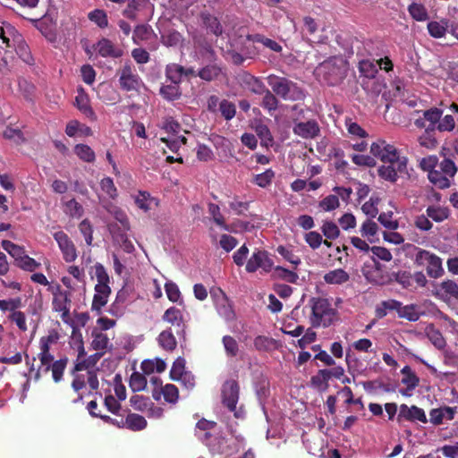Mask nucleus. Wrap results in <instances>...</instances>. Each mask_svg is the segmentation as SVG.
Listing matches in <instances>:
<instances>
[{"label":"nucleus","mask_w":458,"mask_h":458,"mask_svg":"<svg viewBox=\"0 0 458 458\" xmlns=\"http://www.w3.org/2000/svg\"><path fill=\"white\" fill-rule=\"evenodd\" d=\"M309 306L311 308L310 323L313 327L327 328L337 321V310L328 300L312 297L309 301Z\"/></svg>","instance_id":"nucleus-1"},{"label":"nucleus","mask_w":458,"mask_h":458,"mask_svg":"<svg viewBox=\"0 0 458 458\" xmlns=\"http://www.w3.org/2000/svg\"><path fill=\"white\" fill-rule=\"evenodd\" d=\"M267 81L273 94L285 101H301L305 98L304 90L299 85L285 77L267 75Z\"/></svg>","instance_id":"nucleus-2"},{"label":"nucleus","mask_w":458,"mask_h":458,"mask_svg":"<svg viewBox=\"0 0 458 458\" xmlns=\"http://www.w3.org/2000/svg\"><path fill=\"white\" fill-rule=\"evenodd\" d=\"M370 154L383 163L396 164L400 173H404L406 170V157H401L396 148L384 140H377L370 145Z\"/></svg>","instance_id":"nucleus-3"},{"label":"nucleus","mask_w":458,"mask_h":458,"mask_svg":"<svg viewBox=\"0 0 458 458\" xmlns=\"http://www.w3.org/2000/svg\"><path fill=\"white\" fill-rule=\"evenodd\" d=\"M38 359L40 360V366L35 373V380L40 379L41 373L51 371L54 382H60L64 377V369L68 364V358H60L57 360H54L53 354H38Z\"/></svg>","instance_id":"nucleus-4"},{"label":"nucleus","mask_w":458,"mask_h":458,"mask_svg":"<svg viewBox=\"0 0 458 458\" xmlns=\"http://www.w3.org/2000/svg\"><path fill=\"white\" fill-rule=\"evenodd\" d=\"M414 264L415 266L425 267L428 277L437 279L442 277L444 274L442 259L429 250L420 249L415 254Z\"/></svg>","instance_id":"nucleus-5"},{"label":"nucleus","mask_w":458,"mask_h":458,"mask_svg":"<svg viewBox=\"0 0 458 458\" xmlns=\"http://www.w3.org/2000/svg\"><path fill=\"white\" fill-rule=\"evenodd\" d=\"M116 74L119 76V86L123 91H140L142 80L137 73L134 65L131 61H126L119 68Z\"/></svg>","instance_id":"nucleus-6"},{"label":"nucleus","mask_w":458,"mask_h":458,"mask_svg":"<svg viewBox=\"0 0 458 458\" xmlns=\"http://www.w3.org/2000/svg\"><path fill=\"white\" fill-rule=\"evenodd\" d=\"M240 386L239 384L230 379L222 385L221 398L222 403L226 406L227 410L234 411L235 418H239V412L235 411L236 403L239 402Z\"/></svg>","instance_id":"nucleus-7"},{"label":"nucleus","mask_w":458,"mask_h":458,"mask_svg":"<svg viewBox=\"0 0 458 458\" xmlns=\"http://www.w3.org/2000/svg\"><path fill=\"white\" fill-rule=\"evenodd\" d=\"M411 422L415 423L416 421H420V423H426L427 418L425 411L422 408H420L415 405H408L406 403H402L399 406V414L396 416V422L402 425L403 422Z\"/></svg>","instance_id":"nucleus-8"},{"label":"nucleus","mask_w":458,"mask_h":458,"mask_svg":"<svg viewBox=\"0 0 458 458\" xmlns=\"http://www.w3.org/2000/svg\"><path fill=\"white\" fill-rule=\"evenodd\" d=\"M273 267L272 259L268 257L267 250H257L253 252L251 258L247 261L245 265V270L248 273H254L259 269H262L266 273L271 271Z\"/></svg>","instance_id":"nucleus-9"},{"label":"nucleus","mask_w":458,"mask_h":458,"mask_svg":"<svg viewBox=\"0 0 458 458\" xmlns=\"http://www.w3.org/2000/svg\"><path fill=\"white\" fill-rule=\"evenodd\" d=\"M54 239L57 242L61 253H63L64 259L66 262L74 261L77 257V249L75 248L72 240H70L67 233L59 231L54 233Z\"/></svg>","instance_id":"nucleus-10"},{"label":"nucleus","mask_w":458,"mask_h":458,"mask_svg":"<svg viewBox=\"0 0 458 458\" xmlns=\"http://www.w3.org/2000/svg\"><path fill=\"white\" fill-rule=\"evenodd\" d=\"M162 321L174 327L175 334H177L179 337H184L186 326L183 319V314L178 308L171 306L166 309L164 315H162Z\"/></svg>","instance_id":"nucleus-11"},{"label":"nucleus","mask_w":458,"mask_h":458,"mask_svg":"<svg viewBox=\"0 0 458 458\" xmlns=\"http://www.w3.org/2000/svg\"><path fill=\"white\" fill-rule=\"evenodd\" d=\"M32 24H34L35 28L37 30H40L41 34L47 38V40L50 42L55 41V23L54 21L44 15L40 18H30V17H25Z\"/></svg>","instance_id":"nucleus-12"},{"label":"nucleus","mask_w":458,"mask_h":458,"mask_svg":"<svg viewBox=\"0 0 458 458\" xmlns=\"http://www.w3.org/2000/svg\"><path fill=\"white\" fill-rule=\"evenodd\" d=\"M95 48L102 58H120L123 52L121 48L115 47L109 38H101L95 46Z\"/></svg>","instance_id":"nucleus-13"},{"label":"nucleus","mask_w":458,"mask_h":458,"mask_svg":"<svg viewBox=\"0 0 458 458\" xmlns=\"http://www.w3.org/2000/svg\"><path fill=\"white\" fill-rule=\"evenodd\" d=\"M293 132L296 136L305 140L314 139L318 136L319 127L315 120L300 122L299 123H295Z\"/></svg>","instance_id":"nucleus-14"},{"label":"nucleus","mask_w":458,"mask_h":458,"mask_svg":"<svg viewBox=\"0 0 458 458\" xmlns=\"http://www.w3.org/2000/svg\"><path fill=\"white\" fill-rule=\"evenodd\" d=\"M151 394L155 401H160L161 396H164L165 403L172 404H175L179 400V389L171 384L165 385L164 388H153Z\"/></svg>","instance_id":"nucleus-15"},{"label":"nucleus","mask_w":458,"mask_h":458,"mask_svg":"<svg viewBox=\"0 0 458 458\" xmlns=\"http://www.w3.org/2000/svg\"><path fill=\"white\" fill-rule=\"evenodd\" d=\"M74 106L81 112L84 116L89 118L91 121L97 120L96 113L90 106V98L82 88H79L76 98H74Z\"/></svg>","instance_id":"nucleus-16"},{"label":"nucleus","mask_w":458,"mask_h":458,"mask_svg":"<svg viewBox=\"0 0 458 458\" xmlns=\"http://www.w3.org/2000/svg\"><path fill=\"white\" fill-rule=\"evenodd\" d=\"M323 279L327 284L341 285L350 280V276L344 269L335 268L327 272Z\"/></svg>","instance_id":"nucleus-17"},{"label":"nucleus","mask_w":458,"mask_h":458,"mask_svg":"<svg viewBox=\"0 0 458 458\" xmlns=\"http://www.w3.org/2000/svg\"><path fill=\"white\" fill-rule=\"evenodd\" d=\"M200 18L204 27H206L208 30V31H210L216 36L222 35L223 28L220 23V21L217 20L216 17H215L208 12H202L200 13Z\"/></svg>","instance_id":"nucleus-18"},{"label":"nucleus","mask_w":458,"mask_h":458,"mask_svg":"<svg viewBox=\"0 0 458 458\" xmlns=\"http://www.w3.org/2000/svg\"><path fill=\"white\" fill-rule=\"evenodd\" d=\"M230 442L231 440L225 437H216L211 444V451L221 455H232L234 453V446Z\"/></svg>","instance_id":"nucleus-19"},{"label":"nucleus","mask_w":458,"mask_h":458,"mask_svg":"<svg viewBox=\"0 0 458 458\" xmlns=\"http://www.w3.org/2000/svg\"><path fill=\"white\" fill-rule=\"evenodd\" d=\"M262 95L263 98L261 102H259V106H261L263 110L267 111L268 114L273 116L278 109V106H280V100L277 98V96L272 93V91H267Z\"/></svg>","instance_id":"nucleus-20"},{"label":"nucleus","mask_w":458,"mask_h":458,"mask_svg":"<svg viewBox=\"0 0 458 458\" xmlns=\"http://www.w3.org/2000/svg\"><path fill=\"white\" fill-rule=\"evenodd\" d=\"M247 38L252 43L262 44L263 47L269 48L273 52H282V46L280 44L276 43V40H273L272 38H267L263 34H249Z\"/></svg>","instance_id":"nucleus-21"},{"label":"nucleus","mask_w":458,"mask_h":458,"mask_svg":"<svg viewBox=\"0 0 458 458\" xmlns=\"http://www.w3.org/2000/svg\"><path fill=\"white\" fill-rule=\"evenodd\" d=\"M95 295H93L91 310H96L97 314H101V309L107 303L110 296L111 289L95 288Z\"/></svg>","instance_id":"nucleus-22"},{"label":"nucleus","mask_w":458,"mask_h":458,"mask_svg":"<svg viewBox=\"0 0 458 458\" xmlns=\"http://www.w3.org/2000/svg\"><path fill=\"white\" fill-rule=\"evenodd\" d=\"M447 20H442L440 21H431L428 23V31L434 38H442L446 32H449V25Z\"/></svg>","instance_id":"nucleus-23"},{"label":"nucleus","mask_w":458,"mask_h":458,"mask_svg":"<svg viewBox=\"0 0 458 458\" xmlns=\"http://www.w3.org/2000/svg\"><path fill=\"white\" fill-rule=\"evenodd\" d=\"M157 341L160 347H162L165 352H174L176 348V344H178L171 328L161 332L159 336H157Z\"/></svg>","instance_id":"nucleus-24"},{"label":"nucleus","mask_w":458,"mask_h":458,"mask_svg":"<svg viewBox=\"0 0 458 458\" xmlns=\"http://www.w3.org/2000/svg\"><path fill=\"white\" fill-rule=\"evenodd\" d=\"M125 428L139 431L147 428V420L146 418L140 414L136 413H129L127 417L124 418Z\"/></svg>","instance_id":"nucleus-25"},{"label":"nucleus","mask_w":458,"mask_h":458,"mask_svg":"<svg viewBox=\"0 0 458 458\" xmlns=\"http://www.w3.org/2000/svg\"><path fill=\"white\" fill-rule=\"evenodd\" d=\"M159 94L162 98L168 102L179 100L182 95L179 84H174L172 82L169 85H162Z\"/></svg>","instance_id":"nucleus-26"},{"label":"nucleus","mask_w":458,"mask_h":458,"mask_svg":"<svg viewBox=\"0 0 458 458\" xmlns=\"http://www.w3.org/2000/svg\"><path fill=\"white\" fill-rule=\"evenodd\" d=\"M134 203L145 212L151 210L152 204H155L156 207L158 204L157 199L152 198L148 191H139L138 196L134 198Z\"/></svg>","instance_id":"nucleus-27"},{"label":"nucleus","mask_w":458,"mask_h":458,"mask_svg":"<svg viewBox=\"0 0 458 458\" xmlns=\"http://www.w3.org/2000/svg\"><path fill=\"white\" fill-rule=\"evenodd\" d=\"M428 181L433 183L438 189L444 190L451 187V181L448 179V175L438 172V170H433L428 172Z\"/></svg>","instance_id":"nucleus-28"},{"label":"nucleus","mask_w":458,"mask_h":458,"mask_svg":"<svg viewBox=\"0 0 458 458\" xmlns=\"http://www.w3.org/2000/svg\"><path fill=\"white\" fill-rule=\"evenodd\" d=\"M91 341V348L96 352H106L109 346V337L102 332L93 331Z\"/></svg>","instance_id":"nucleus-29"},{"label":"nucleus","mask_w":458,"mask_h":458,"mask_svg":"<svg viewBox=\"0 0 458 458\" xmlns=\"http://www.w3.org/2000/svg\"><path fill=\"white\" fill-rule=\"evenodd\" d=\"M183 72V66L174 63L165 65V78L174 84H180L182 81V74Z\"/></svg>","instance_id":"nucleus-30"},{"label":"nucleus","mask_w":458,"mask_h":458,"mask_svg":"<svg viewBox=\"0 0 458 458\" xmlns=\"http://www.w3.org/2000/svg\"><path fill=\"white\" fill-rule=\"evenodd\" d=\"M455 120L451 114H446L438 120L433 127H428L432 131L439 132H451L455 129Z\"/></svg>","instance_id":"nucleus-31"},{"label":"nucleus","mask_w":458,"mask_h":458,"mask_svg":"<svg viewBox=\"0 0 458 458\" xmlns=\"http://www.w3.org/2000/svg\"><path fill=\"white\" fill-rule=\"evenodd\" d=\"M418 141L420 147L429 150H433L438 146L437 139L435 137V131L427 127L423 134L420 135Z\"/></svg>","instance_id":"nucleus-32"},{"label":"nucleus","mask_w":458,"mask_h":458,"mask_svg":"<svg viewBox=\"0 0 458 458\" xmlns=\"http://www.w3.org/2000/svg\"><path fill=\"white\" fill-rule=\"evenodd\" d=\"M95 275L97 277L98 284L95 289H111L109 286L110 277L106 273L105 267L100 263L95 265Z\"/></svg>","instance_id":"nucleus-33"},{"label":"nucleus","mask_w":458,"mask_h":458,"mask_svg":"<svg viewBox=\"0 0 458 458\" xmlns=\"http://www.w3.org/2000/svg\"><path fill=\"white\" fill-rule=\"evenodd\" d=\"M377 173L378 176L383 180L395 182L398 178L397 173H400V171L397 169L396 164H388L379 166Z\"/></svg>","instance_id":"nucleus-34"},{"label":"nucleus","mask_w":458,"mask_h":458,"mask_svg":"<svg viewBox=\"0 0 458 458\" xmlns=\"http://www.w3.org/2000/svg\"><path fill=\"white\" fill-rule=\"evenodd\" d=\"M401 374L403 375L402 384L406 386L407 389L413 390L419 386L420 378L412 372L411 367L404 366L401 369Z\"/></svg>","instance_id":"nucleus-35"},{"label":"nucleus","mask_w":458,"mask_h":458,"mask_svg":"<svg viewBox=\"0 0 458 458\" xmlns=\"http://www.w3.org/2000/svg\"><path fill=\"white\" fill-rule=\"evenodd\" d=\"M449 216L447 208L441 206H428L426 208V217L431 218L435 222H442Z\"/></svg>","instance_id":"nucleus-36"},{"label":"nucleus","mask_w":458,"mask_h":458,"mask_svg":"<svg viewBox=\"0 0 458 458\" xmlns=\"http://www.w3.org/2000/svg\"><path fill=\"white\" fill-rule=\"evenodd\" d=\"M276 172L272 168H267L264 172L253 175L252 183L261 187L267 188L271 185Z\"/></svg>","instance_id":"nucleus-37"},{"label":"nucleus","mask_w":458,"mask_h":458,"mask_svg":"<svg viewBox=\"0 0 458 458\" xmlns=\"http://www.w3.org/2000/svg\"><path fill=\"white\" fill-rule=\"evenodd\" d=\"M391 281L402 285L403 289H413L411 273L409 271H399L391 273Z\"/></svg>","instance_id":"nucleus-38"},{"label":"nucleus","mask_w":458,"mask_h":458,"mask_svg":"<svg viewBox=\"0 0 458 458\" xmlns=\"http://www.w3.org/2000/svg\"><path fill=\"white\" fill-rule=\"evenodd\" d=\"M154 403L146 395H133L130 398V405L138 411H148V409L151 408Z\"/></svg>","instance_id":"nucleus-39"},{"label":"nucleus","mask_w":458,"mask_h":458,"mask_svg":"<svg viewBox=\"0 0 458 458\" xmlns=\"http://www.w3.org/2000/svg\"><path fill=\"white\" fill-rule=\"evenodd\" d=\"M74 154L77 155L78 158L88 163H93L96 160V154L91 148L86 144H77L74 147Z\"/></svg>","instance_id":"nucleus-40"},{"label":"nucleus","mask_w":458,"mask_h":458,"mask_svg":"<svg viewBox=\"0 0 458 458\" xmlns=\"http://www.w3.org/2000/svg\"><path fill=\"white\" fill-rule=\"evenodd\" d=\"M220 74L221 68L217 64H207L198 72V76L207 81L215 80L220 76Z\"/></svg>","instance_id":"nucleus-41"},{"label":"nucleus","mask_w":458,"mask_h":458,"mask_svg":"<svg viewBox=\"0 0 458 458\" xmlns=\"http://www.w3.org/2000/svg\"><path fill=\"white\" fill-rule=\"evenodd\" d=\"M2 246L4 251L8 252V254L14 259V261L28 256L22 247L18 246L9 240H4Z\"/></svg>","instance_id":"nucleus-42"},{"label":"nucleus","mask_w":458,"mask_h":458,"mask_svg":"<svg viewBox=\"0 0 458 458\" xmlns=\"http://www.w3.org/2000/svg\"><path fill=\"white\" fill-rule=\"evenodd\" d=\"M245 83H247L249 90L256 95H263L267 91H271L267 88V86H265L259 78L253 75H249L248 80L245 81Z\"/></svg>","instance_id":"nucleus-43"},{"label":"nucleus","mask_w":458,"mask_h":458,"mask_svg":"<svg viewBox=\"0 0 458 458\" xmlns=\"http://www.w3.org/2000/svg\"><path fill=\"white\" fill-rule=\"evenodd\" d=\"M426 335H428V340L431 341L435 348L442 350L446 346V341L438 329L429 327L426 329Z\"/></svg>","instance_id":"nucleus-44"},{"label":"nucleus","mask_w":458,"mask_h":458,"mask_svg":"<svg viewBox=\"0 0 458 458\" xmlns=\"http://www.w3.org/2000/svg\"><path fill=\"white\" fill-rule=\"evenodd\" d=\"M397 315H399V318H405L410 322L418 321L420 316L415 304H410L406 306L402 305L401 309L397 310Z\"/></svg>","instance_id":"nucleus-45"},{"label":"nucleus","mask_w":458,"mask_h":458,"mask_svg":"<svg viewBox=\"0 0 458 458\" xmlns=\"http://www.w3.org/2000/svg\"><path fill=\"white\" fill-rule=\"evenodd\" d=\"M273 276L290 284H295L299 279V276L296 273L281 266H276L275 267V271H273Z\"/></svg>","instance_id":"nucleus-46"},{"label":"nucleus","mask_w":458,"mask_h":458,"mask_svg":"<svg viewBox=\"0 0 458 458\" xmlns=\"http://www.w3.org/2000/svg\"><path fill=\"white\" fill-rule=\"evenodd\" d=\"M407 11H409L411 17L415 21H424L428 20V13H427L424 4L411 3L409 7H407Z\"/></svg>","instance_id":"nucleus-47"},{"label":"nucleus","mask_w":458,"mask_h":458,"mask_svg":"<svg viewBox=\"0 0 458 458\" xmlns=\"http://www.w3.org/2000/svg\"><path fill=\"white\" fill-rule=\"evenodd\" d=\"M69 303L70 299L66 292L58 291L57 293H54L53 310L55 311L69 309Z\"/></svg>","instance_id":"nucleus-48"},{"label":"nucleus","mask_w":458,"mask_h":458,"mask_svg":"<svg viewBox=\"0 0 458 458\" xmlns=\"http://www.w3.org/2000/svg\"><path fill=\"white\" fill-rule=\"evenodd\" d=\"M129 386L134 393L143 391L147 386V378L144 374L133 372L130 377Z\"/></svg>","instance_id":"nucleus-49"},{"label":"nucleus","mask_w":458,"mask_h":458,"mask_svg":"<svg viewBox=\"0 0 458 458\" xmlns=\"http://www.w3.org/2000/svg\"><path fill=\"white\" fill-rule=\"evenodd\" d=\"M330 379L327 373H323L321 369H318V373L311 377V386L317 390L324 392L328 388Z\"/></svg>","instance_id":"nucleus-50"},{"label":"nucleus","mask_w":458,"mask_h":458,"mask_svg":"<svg viewBox=\"0 0 458 458\" xmlns=\"http://www.w3.org/2000/svg\"><path fill=\"white\" fill-rule=\"evenodd\" d=\"M359 71L362 76H365L369 79H373L378 72V67L377 64L371 61L363 60L360 61Z\"/></svg>","instance_id":"nucleus-51"},{"label":"nucleus","mask_w":458,"mask_h":458,"mask_svg":"<svg viewBox=\"0 0 458 458\" xmlns=\"http://www.w3.org/2000/svg\"><path fill=\"white\" fill-rule=\"evenodd\" d=\"M276 343V342L274 338L263 335L255 337L253 341L254 348L259 352L270 351Z\"/></svg>","instance_id":"nucleus-52"},{"label":"nucleus","mask_w":458,"mask_h":458,"mask_svg":"<svg viewBox=\"0 0 458 458\" xmlns=\"http://www.w3.org/2000/svg\"><path fill=\"white\" fill-rule=\"evenodd\" d=\"M88 19L101 29L107 27V16L106 12L102 9H95L91 11L88 13Z\"/></svg>","instance_id":"nucleus-53"},{"label":"nucleus","mask_w":458,"mask_h":458,"mask_svg":"<svg viewBox=\"0 0 458 458\" xmlns=\"http://www.w3.org/2000/svg\"><path fill=\"white\" fill-rule=\"evenodd\" d=\"M222 344H224L225 354L229 357H235L239 353V344L234 337L225 335L222 337Z\"/></svg>","instance_id":"nucleus-54"},{"label":"nucleus","mask_w":458,"mask_h":458,"mask_svg":"<svg viewBox=\"0 0 458 458\" xmlns=\"http://www.w3.org/2000/svg\"><path fill=\"white\" fill-rule=\"evenodd\" d=\"M152 33V29L148 24L138 25L133 30V42L146 41L149 38Z\"/></svg>","instance_id":"nucleus-55"},{"label":"nucleus","mask_w":458,"mask_h":458,"mask_svg":"<svg viewBox=\"0 0 458 458\" xmlns=\"http://www.w3.org/2000/svg\"><path fill=\"white\" fill-rule=\"evenodd\" d=\"M16 53L19 58H21L23 63H25L28 65L33 64V57L31 52L29 49V46L27 45L26 42L22 40L18 42L16 46Z\"/></svg>","instance_id":"nucleus-56"},{"label":"nucleus","mask_w":458,"mask_h":458,"mask_svg":"<svg viewBox=\"0 0 458 458\" xmlns=\"http://www.w3.org/2000/svg\"><path fill=\"white\" fill-rule=\"evenodd\" d=\"M378 230L377 224L370 219L364 221L362 226H360V235L368 238V240L372 242L373 241L370 239L377 235Z\"/></svg>","instance_id":"nucleus-57"},{"label":"nucleus","mask_w":458,"mask_h":458,"mask_svg":"<svg viewBox=\"0 0 458 458\" xmlns=\"http://www.w3.org/2000/svg\"><path fill=\"white\" fill-rule=\"evenodd\" d=\"M441 117H443V111L437 107L426 109L423 112V118L428 123V128H433Z\"/></svg>","instance_id":"nucleus-58"},{"label":"nucleus","mask_w":458,"mask_h":458,"mask_svg":"<svg viewBox=\"0 0 458 458\" xmlns=\"http://www.w3.org/2000/svg\"><path fill=\"white\" fill-rule=\"evenodd\" d=\"M108 230L111 234V237H113L114 242L128 239V235L126 234V233H128L130 229H125L123 226H121L118 223L108 224Z\"/></svg>","instance_id":"nucleus-59"},{"label":"nucleus","mask_w":458,"mask_h":458,"mask_svg":"<svg viewBox=\"0 0 458 458\" xmlns=\"http://www.w3.org/2000/svg\"><path fill=\"white\" fill-rule=\"evenodd\" d=\"M14 263H16L18 267L28 272H33L40 267V263L30 256L23 257L17 261H14Z\"/></svg>","instance_id":"nucleus-60"},{"label":"nucleus","mask_w":458,"mask_h":458,"mask_svg":"<svg viewBox=\"0 0 458 458\" xmlns=\"http://www.w3.org/2000/svg\"><path fill=\"white\" fill-rule=\"evenodd\" d=\"M101 191L106 192L111 199H114L117 196L116 187L114 180L109 176L105 177L100 181Z\"/></svg>","instance_id":"nucleus-61"},{"label":"nucleus","mask_w":458,"mask_h":458,"mask_svg":"<svg viewBox=\"0 0 458 458\" xmlns=\"http://www.w3.org/2000/svg\"><path fill=\"white\" fill-rule=\"evenodd\" d=\"M222 117L226 121H230L235 116L236 109L233 103L224 99L220 102L219 107Z\"/></svg>","instance_id":"nucleus-62"},{"label":"nucleus","mask_w":458,"mask_h":458,"mask_svg":"<svg viewBox=\"0 0 458 458\" xmlns=\"http://www.w3.org/2000/svg\"><path fill=\"white\" fill-rule=\"evenodd\" d=\"M161 41L165 47H175L181 43L182 36L175 30H170L166 34H162Z\"/></svg>","instance_id":"nucleus-63"},{"label":"nucleus","mask_w":458,"mask_h":458,"mask_svg":"<svg viewBox=\"0 0 458 458\" xmlns=\"http://www.w3.org/2000/svg\"><path fill=\"white\" fill-rule=\"evenodd\" d=\"M439 287H441L445 294L458 300V285L453 280H445L442 282Z\"/></svg>","instance_id":"nucleus-64"}]
</instances>
